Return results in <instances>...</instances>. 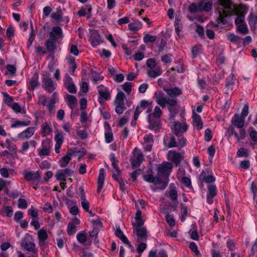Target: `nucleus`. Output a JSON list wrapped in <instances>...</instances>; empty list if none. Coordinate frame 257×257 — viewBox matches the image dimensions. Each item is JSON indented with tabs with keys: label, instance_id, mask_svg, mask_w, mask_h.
Here are the masks:
<instances>
[{
	"label": "nucleus",
	"instance_id": "9",
	"mask_svg": "<svg viewBox=\"0 0 257 257\" xmlns=\"http://www.w3.org/2000/svg\"><path fill=\"white\" fill-rule=\"evenodd\" d=\"M149 128L154 130L156 133L159 132L161 127V121L159 118L152 117V114H149L148 116Z\"/></svg>",
	"mask_w": 257,
	"mask_h": 257
},
{
	"label": "nucleus",
	"instance_id": "7",
	"mask_svg": "<svg viewBox=\"0 0 257 257\" xmlns=\"http://www.w3.org/2000/svg\"><path fill=\"white\" fill-rule=\"evenodd\" d=\"M172 165L169 162L162 163L157 168L158 176L168 177L172 170Z\"/></svg>",
	"mask_w": 257,
	"mask_h": 257
},
{
	"label": "nucleus",
	"instance_id": "34",
	"mask_svg": "<svg viewBox=\"0 0 257 257\" xmlns=\"http://www.w3.org/2000/svg\"><path fill=\"white\" fill-rule=\"evenodd\" d=\"M199 3H192L189 7L188 11L192 14L196 13L198 12H201Z\"/></svg>",
	"mask_w": 257,
	"mask_h": 257
},
{
	"label": "nucleus",
	"instance_id": "57",
	"mask_svg": "<svg viewBox=\"0 0 257 257\" xmlns=\"http://www.w3.org/2000/svg\"><path fill=\"white\" fill-rule=\"evenodd\" d=\"M63 81L65 87L73 83L72 78L68 74L65 75Z\"/></svg>",
	"mask_w": 257,
	"mask_h": 257
},
{
	"label": "nucleus",
	"instance_id": "55",
	"mask_svg": "<svg viewBox=\"0 0 257 257\" xmlns=\"http://www.w3.org/2000/svg\"><path fill=\"white\" fill-rule=\"evenodd\" d=\"M167 146L169 148L177 147V140L175 136H172L170 138Z\"/></svg>",
	"mask_w": 257,
	"mask_h": 257
},
{
	"label": "nucleus",
	"instance_id": "37",
	"mask_svg": "<svg viewBox=\"0 0 257 257\" xmlns=\"http://www.w3.org/2000/svg\"><path fill=\"white\" fill-rule=\"evenodd\" d=\"M67 103L69 106L71 108L73 109L76 104H77V99L76 98L72 95L68 94L67 96Z\"/></svg>",
	"mask_w": 257,
	"mask_h": 257
},
{
	"label": "nucleus",
	"instance_id": "22",
	"mask_svg": "<svg viewBox=\"0 0 257 257\" xmlns=\"http://www.w3.org/2000/svg\"><path fill=\"white\" fill-rule=\"evenodd\" d=\"M137 107H140V114L141 112L143 111V109H146V113H148L149 115L150 114H151V112H152V106H151V104L149 103V102L146 100H142L140 104L138 105Z\"/></svg>",
	"mask_w": 257,
	"mask_h": 257
},
{
	"label": "nucleus",
	"instance_id": "20",
	"mask_svg": "<svg viewBox=\"0 0 257 257\" xmlns=\"http://www.w3.org/2000/svg\"><path fill=\"white\" fill-rule=\"evenodd\" d=\"M201 11L208 12L210 11L212 8V2L208 0H201L199 2Z\"/></svg>",
	"mask_w": 257,
	"mask_h": 257
},
{
	"label": "nucleus",
	"instance_id": "61",
	"mask_svg": "<svg viewBox=\"0 0 257 257\" xmlns=\"http://www.w3.org/2000/svg\"><path fill=\"white\" fill-rule=\"evenodd\" d=\"M28 206L27 201L22 198H20L18 200V207L21 209H26Z\"/></svg>",
	"mask_w": 257,
	"mask_h": 257
},
{
	"label": "nucleus",
	"instance_id": "30",
	"mask_svg": "<svg viewBox=\"0 0 257 257\" xmlns=\"http://www.w3.org/2000/svg\"><path fill=\"white\" fill-rule=\"evenodd\" d=\"M57 12L53 13L51 15V18L57 22H61L62 21V15L61 8H57Z\"/></svg>",
	"mask_w": 257,
	"mask_h": 257
},
{
	"label": "nucleus",
	"instance_id": "4",
	"mask_svg": "<svg viewBox=\"0 0 257 257\" xmlns=\"http://www.w3.org/2000/svg\"><path fill=\"white\" fill-rule=\"evenodd\" d=\"M42 82L43 88L50 93L53 92L56 88L55 85L51 78L49 73L45 72V74H43Z\"/></svg>",
	"mask_w": 257,
	"mask_h": 257
},
{
	"label": "nucleus",
	"instance_id": "47",
	"mask_svg": "<svg viewBox=\"0 0 257 257\" xmlns=\"http://www.w3.org/2000/svg\"><path fill=\"white\" fill-rule=\"evenodd\" d=\"M166 195L173 201H176L178 198V192L175 189H171L168 192V195L166 194Z\"/></svg>",
	"mask_w": 257,
	"mask_h": 257
},
{
	"label": "nucleus",
	"instance_id": "40",
	"mask_svg": "<svg viewBox=\"0 0 257 257\" xmlns=\"http://www.w3.org/2000/svg\"><path fill=\"white\" fill-rule=\"evenodd\" d=\"M228 39L232 43L239 45L241 43L242 39L234 35V34H229L227 36Z\"/></svg>",
	"mask_w": 257,
	"mask_h": 257
},
{
	"label": "nucleus",
	"instance_id": "63",
	"mask_svg": "<svg viewBox=\"0 0 257 257\" xmlns=\"http://www.w3.org/2000/svg\"><path fill=\"white\" fill-rule=\"evenodd\" d=\"M166 220L167 223L170 226H173L175 225V221L174 217L170 214H167L166 216Z\"/></svg>",
	"mask_w": 257,
	"mask_h": 257
},
{
	"label": "nucleus",
	"instance_id": "39",
	"mask_svg": "<svg viewBox=\"0 0 257 257\" xmlns=\"http://www.w3.org/2000/svg\"><path fill=\"white\" fill-rule=\"evenodd\" d=\"M219 4L224 9L231 10L232 3L231 0H218Z\"/></svg>",
	"mask_w": 257,
	"mask_h": 257
},
{
	"label": "nucleus",
	"instance_id": "45",
	"mask_svg": "<svg viewBox=\"0 0 257 257\" xmlns=\"http://www.w3.org/2000/svg\"><path fill=\"white\" fill-rule=\"evenodd\" d=\"M4 101L9 106H11L12 102L14 101V97L9 95L6 92H3Z\"/></svg>",
	"mask_w": 257,
	"mask_h": 257
},
{
	"label": "nucleus",
	"instance_id": "14",
	"mask_svg": "<svg viewBox=\"0 0 257 257\" xmlns=\"http://www.w3.org/2000/svg\"><path fill=\"white\" fill-rule=\"evenodd\" d=\"M136 231L137 233L136 240L138 242H141L147 240V232L145 227H137Z\"/></svg>",
	"mask_w": 257,
	"mask_h": 257
},
{
	"label": "nucleus",
	"instance_id": "3",
	"mask_svg": "<svg viewBox=\"0 0 257 257\" xmlns=\"http://www.w3.org/2000/svg\"><path fill=\"white\" fill-rule=\"evenodd\" d=\"M98 91V101L100 105H104L105 101L109 100L111 98L109 89L103 85H99L97 86Z\"/></svg>",
	"mask_w": 257,
	"mask_h": 257
},
{
	"label": "nucleus",
	"instance_id": "59",
	"mask_svg": "<svg viewBox=\"0 0 257 257\" xmlns=\"http://www.w3.org/2000/svg\"><path fill=\"white\" fill-rule=\"evenodd\" d=\"M140 107H136V110L134 113V119L132 120L131 122V124L132 125H135L136 124V121L138 119L139 116L140 115Z\"/></svg>",
	"mask_w": 257,
	"mask_h": 257
},
{
	"label": "nucleus",
	"instance_id": "28",
	"mask_svg": "<svg viewBox=\"0 0 257 257\" xmlns=\"http://www.w3.org/2000/svg\"><path fill=\"white\" fill-rule=\"evenodd\" d=\"M162 71L160 67H157L153 69H149L147 70L148 75L153 78H155L161 75Z\"/></svg>",
	"mask_w": 257,
	"mask_h": 257
},
{
	"label": "nucleus",
	"instance_id": "31",
	"mask_svg": "<svg viewBox=\"0 0 257 257\" xmlns=\"http://www.w3.org/2000/svg\"><path fill=\"white\" fill-rule=\"evenodd\" d=\"M77 239L78 241V242L81 244H82L84 245H87L90 246L91 245V241L87 242V243L85 244L87 238L86 235L83 233V232H79L77 233L76 235Z\"/></svg>",
	"mask_w": 257,
	"mask_h": 257
},
{
	"label": "nucleus",
	"instance_id": "41",
	"mask_svg": "<svg viewBox=\"0 0 257 257\" xmlns=\"http://www.w3.org/2000/svg\"><path fill=\"white\" fill-rule=\"evenodd\" d=\"M31 123V121L30 120L23 121L18 120H16V122L12 124L11 125L12 127H17L20 126H28Z\"/></svg>",
	"mask_w": 257,
	"mask_h": 257
},
{
	"label": "nucleus",
	"instance_id": "2",
	"mask_svg": "<svg viewBox=\"0 0 257 257\" xmlns=\"http://www.w3.org/2000/svg\"><path fill=\"white\" fill-rule=\"evenodd\" d=\"M164 91L170 97L167 98L162 95L156 96V101L157 104L162 107L166 104L171 106H176L177 103L176 98L182 94V91L178 87H172L164 88Z\"/></svg>",
	"mask_w": 257,
	"mask_h": 257
},
{
	"label": "nucleus",
	"instance_id": "12",
	"mask_svg": "<svg viewBox=\"0 0 257 257\" xmlns=\"http://www.w3.org/2000/svg\"><path fill=\"white\" fill-rule=\"evenodd\" d=\"M72 173L73 172L68 168L59 170L55 175V177L59 181H66V178L70 176Z\"/></svg>",
	"mask_w": 257,
	"mask_h": 257
},
{
	"label": "nucleus",
	"instance_id": "24",
	"mask_svg": "<svg viewBox=\"0 0 257 257\" xmlns=\"http://www.w3.org/2000/svg\"><path fill=\"white\" fill-rule=\"evenodd\" d=\"M24 178L27 181H35L39 179L40 178V176L38 173V172H25L24 173Z\"/></svg>",
	"mask_w": 257,
	"mask_h": 257
},
{
	"label": "nucleus",
	"instance_id": "21",
	"mask_svg": "<svg viewBox=\"0 0 257 257\" xmlns=\"http://www.w3.org/2000/svg\"><path fill=\"white\" fill-rule=\"evenodd\" d=\"M92 8L90 5H86L81 8L77 13L79 17H85L87 16V18H89L91 16Z\"/></svg>",
	"mask_w": 257,
	"mask_h": 257
},
{
	"label": "nucleus",
	"instance_id": "8",
	"mask_svg": "<svg viewBox=\"0 0 257 257\" xmlns=\"http://www.w3.org/2000/svg\"><path fill=\"white\" fill-rule=\"evenodd\" d=\"M49 38L55 42L62 40L63 38L62 29L59 26L52 28V31L49 33Z\"/></svg>",
	"mask_w": 257,
	"mask_h": 257
},
{
	"label": "nucleus",
	"instance_id": "18",
	"mask_svg": "<svg viewBox=\"0 0 257 257\" xmlns=\"http://www.w3.org/2000/svg\"><path fill=\"white\" fill-rule=\"evenodd\" d=\"M74 154H75L74 152H68L65 156L63 157L59 162L60 167L62 168L66 167L68 165Z\"/></svg>",
	"mask_w": 257,
	"mask_h": 257
},
{
	"label": "nucleus",
	"instance_id": "32",
	"mask_svg": "<svg viewBox=\"0 0 257 257\" xmlns=\"http://www.w3.org/2000/svg\"><path fill=\"white\" fill-rule=\"evenodd\" d=\"M228 13L224 10H222L221 11H219L218 12V17L217 20V23L218 24H224V20L225 18L228 16Z\"/></svg>",
	"mask_w": 257,
	"mask_h": 257
},
{
	"label": "nucleus",
	"instance_id": "48",
	"mask_svg": "<svg viewBox=\"0 0 257 257\" xmlns=\"http://www.w3.org/2000/svg\"><path fill=\"white\" fill-rule=\"evenodd\" d=\"M226 245L229 250L230 251H234L236 249V243L232 239H228L227 240Z\"/></svg>",
	"mask_w": 257,
	"mask_h": 257
},
{
	"label": "nucleus",
	"instance_id": "25",
	"mask_svg": "<svg viewBox=\"0 0 257 257\" xmlns=\"http://www.w3.org/2000/svg\"><path fill=\"white\" fill-rule=\"evenodd\" d=\"M142 24L138 20H135L128 25V29L134 33H136L142 28Z\"/></svg>",
	"mask_w": 257,
	"mask_h": 257
},
{
	"label": "nucleus",
	"instance_id": "17",
	"mask_svg": "<svg viewBox=\"0 0 257 257\" xmlns=\"http://www.w3.org/2000/svg\"><path fill=\"white\" fill-rule=\"evenodd\" d=\"M105 171L103 168L99 170V175L97 179V190L98 193H100L103 187L104 181L105 179Z\"/></svg>",
	"mask_w": 257,
	"mask_h": 257
},
{
	"label": "nucleus",
	"instance_id": "53",
	"mask_svg": "<svg viewBox=\"0 0 257 257\" xmlns=\"http://www.w3.org/2000/svg\"><path fill=\"white\" fill-rule=\"evenodd\" d=\"M56 144L62 145L64 142V137L61 133H57L54 137Z\"/></svg>",
	"mask_w": 257,
	"mask_h": 257
},
{
	"label": "nucleus",
	"instance_id": "62",
	"mask_svg": "<svg viewBox=\"0 0 257 257\" xmlns=\"http://www.w3.org/2000/svg\"><path fill=\"white\" fill-rule=\"evenodd\" d=\"M212 138V136L211 135V131L210 128H207L205 131L204 134V140L206 142H209Z\"/></svg>",
	"mask_w": 257,
	"mask_h": 257
},
{
	"label": "nucleus",
	"instance_id": "52",
	"mask_svg": "<svg viewBox=\"0 0 257 257\" xmlns=\"http://www.w3.org/2000/svg\"><path fill=\"white\" fill-rule=\"evenodd\" d=\"M122 89L127 93L130 94L132 91V83L126 82L121 86Z\"/></svg>",
	"mask_w": 257,
	"mask_h": 257
},
{
	"label": "nucleus",
	"instance_id": "64",
	"mask_svg": "<svg viewBox=\"0 0 257 257\" xmlns=\"http://www.w3.org/2000/svg\"><path fill=\"white\" fill-rule=\"evenodd\" d=\"M137 250L140 254H141L147 247V244L143 242H139Z\"/></svg>",
	"mask_w": 257,
	"mask_h": 257
},
{
	"label": "nucleus",
	"instance_id": "50",
	"mask_svg": "<svg viewBox=\"0 0 257 257\" xmlns=\"http://www.w3.org/2000/svg\"><path fill=\"white\" fill-rule=\"evenodd\" d=\"M56 101L54 100H50L48 103L46 104L48 111L51 114L54 113L55 112V107Z\"/></svg>",
	"mask_w": 257,
	"mask_h": 257
},
{
	"label": "nucleus",
	"instance_id": "5",
	"mask_svg": "<svg viewBox=\"0 0 257 257\" xmlns=\"http://www.w3.org/2000/svg\"><path fill=\"white\" fill-rule=\"evenodd\" d=\"M21 246L28 251H33L35 250V244L32 240V237L28 233L26 234L22 240Z\"/></svg>",
	"mask_w": 257,
	"mask_h": 257
},
{
	"label": "nucleus",
	"instance_id": "42",
	"mask_svg": "<svg viewBox=\"0 0 257 257\" xmlns=\"http://www.w3.org/2000/svg\"><path fill=\"white\" fill-rule=\"evenodd\" d=\"M31 32L30 33V34L29 35V38L28 39V43H27L28 49H30L33 41H34V40L35 39V33H34V31L33 30V25L32 24H31Z\"/></svg>",
	"mask_w": 257,
	"mask_h": 257
},
{
	"label": "nucleus",
	"instance_id": "1",
	"mask_svg": "<svg viewBox=\"0 0 257 257\" xmlns=\"http://www.w3.org/2000/svg\"><path fill=\"white\" fill-rule=\"evenodd\" d=\"M245 119L239 114L235 113L231 120L233 126L230 125L228 128V132L239 142L245 139L246 136L245 131L243 128L245 122Z\"/></svg>",
	"mask_w": 257,
	"mask_h": 257
},
{
	"label": "nucleus",
	"instance_id": "35",
	"mask_svg": "<svg viewBox=\"0 0 257 257\" xmlns=\"http://www.w3.org/2000/svg\"><path fill=\"white\" fill-rule=\"evenodd\" d=\"M175 137H176L177 148H182L186 145V139L182 134H179Z\"/></svg>",
	"mask_w": 257,
	"mask_h": 257
},
{
	"label": "nucleus",
	"instance_id": "54",
	"mask_svg": "<svg viewBox=\"0 0 257 257\" xmlns=\"http://www.w3.org/2000/svg\"><path fill=\"white\" fill-rule=\"evenodd\" d=\"M76 231V226L74 223H69L67 226V233L69 235H72Z\"/></svg>",
	"mask_w": 257,
	"mask_h": 257
},
{
	"label": "nucleus",
	"instance_id": "51",
	"mask_svg": "<svg viewBox=\"0 0 257 257\" xmlns=\"http://www.w3.org/2000/svg\"><path fill=\"white\" fill-rule=\"evenodd\" d=\"M237 155L239 157H247L249 155L248 151L243 148H240L237 152Z\"/></svg>",
	"mask_w": 257,
	"mask_h": 257
},
{
	"label": "nucleus",
	"instance_id": "60",
	"mask_svg": "<svg viewBox=\"0 0 257 257\" xmlns=\"http://www.w3.org/2000/svg\"><path fill=\"white\" fill-rule=\"evenodd\" d=\"M226 86L227 87H229L234 84V76L233 75H230L226 79Z\"/></svg>",
	"mask_w": 257,
	"mask_h": 257
},
{
	"label": "nucleus",
	"instance_id": "46",
	"mask_svg": "<svg viewBox=\"0 0 257 257\" xmlns=\"http://www.w3.org/2000/svg\"><path fill=\"white\" fill-rule=\"evenodd\" d=\"M118 175H116L115 174H113L112 177L114 179V180L117 181L118 182L119 185V188H120V190L122 191H124L125 190L124 181H123V180L122 178H118Z\"/></svg>",
	"mask_w": 257,
	"mask_h": 257
},
{
	"label": "nucleus",
	"instance_id": "36",
	"mask_svg": "<svg viewBox=\"0 0 257 257\" xmlns=\"http://www.w3.org/2000/svg\"><path fill=\"white\" fill-rule=\"evenodd\" d=\"M193 119L195 125L198 127V129H202L203 127V122L201 120L200 116L196 113H194L193 115Z\"/></svg>",
	"mask_w": 257,
	"mask_h": 257
},
{
	"label": "nucleus",
	"instance_id": "43",
	"mask_svg": "<svg viewBox=\"0 0 257 257\" xmlns=\"http://www.w3.org/2000/svg\"><path fill=\"white\" fill-rule=\"evenodd\" d=\"M188 207L185 204H181V217L180 220L182 222H184L188 215Z\"/></svg>",
	"mask_w": 257,
	"mask_h": 257
},
{
	"label": "nucleus",
	"instance_id": "10",
	"mask_svg": "<svg viewBox=\"0 0 257 257\" xmlns=\"http://www.w3.org/2000/svg\"><path fill=\"white\" fill-rule=\"evenodd\" d=\"M188 130V125L186 123L182 124L179 121H175L173 123L172 132L175 136L179 134H182Z\"/></svg>",
	"mask_w": 257,
	"mask_h": 257
},
{
	"label": "nucleus",
	"instance_id": "27",
	"mask_svg": "<svg viewBox=\"0 0 257 257\" xmlns=\"http://www.w3.org/2000/svg\"><path fill=\"white\" fill-rule=\"evenodd\" d=\"M56 43V42L49 38L46 40L45 45L48 52L54 53L57 49Z\"/></svg>",
	"mask_w": 257,
	"mask_h": 257
},
{
	"label": "nucleus",
	"instance_id": "44",
	"mask_svg": "<svg viewBox=\"0 0 257 257\" xmlns=\"http://www.w3.org/2000/svg\"><path fill=\"white\" fill-rule=\"evenodd\" d=\"M249 137L251 140L254 143H257V132L252 127H249L248 128Z\"/></svg>",
	"mask_w": 257,
	"mask_h": 257
},
{
	"label": "nucleus",
	"instance_id": "16",
	"mask_svg": "<svg viewBox=\"0 0 257 257\" xmlns=\"http://www.w3.org/2000/svg\"><path fill=\"white\" fill-rule=\"evenodd\" d=\"M39 239V245L40 247H43L46 244V240L48 239V234L46 230L43 229H40L38 232Z\"/></svg>",
	"mask_w": 257,
	"mask_h": 257
},
{
	"label": "nucleus",
	"instance_id": "11",
	"mask_svg": "<svg viewBox=\"0 0 257 257\" xmlns=\"http://www.w3.org/2000/svg\"><path fill=\"white\" fill-rule=\"evenodd\" d=\"M217 192V187L214 185H210L208 186L206 200L209 204L213 202V198L216 195Z\"/></svg>",
	"mask_w": 257,
	"mask_h": 257
},
{
	"label": "nucleus",
	"instance_id": "29",
	"mask_svg": "<svg viewBox=\"0 0 257 257\" xmlns=\"http://www.w3.org/2000/svg\"><path fill=\"white\" fill-rule=\"evenodd\" d=\"M110 160L111 162V165L113 168L115 170V173L116 175H119L120 171L118 166V161L115 159V155L113 153H111L110 155Z\"/></svg>",
	"mask_w": 257,
	"mask_h": 257
},
{
	"label": "nucleus",
	"instance_id": "6",
	"mask_svg": "<svg viewBox=\"0 0 257 257\" xmlns=\"http://www.w3.org/2000/svg\"><path fill=\"white\" fill-rule=\"evenodd\" d=\"M52 147L51 142L49 139H45L42 142L41 148L39 149L38 155L41 157L50 156Z\"/></svg>",
	"mask_w": 257,
	"mask_h": 257
},
{
	"label": "nucleus",
	"instance_id": "15",
	"mask_svg": "<svg viewBox=\"0 0 257 257\" xmlns=\"http://www.w3.org/2000/svg\"><path fill=\"white\" fill-rule=\"evenodd\" d=\"M35 128L34 127H29L26 130L20 133L18 135V138L24 140L31 138L35 133Z\"/></svg>",
	"mask_w": 257,
	"mask_h": 257
},
{
	"label": "nucleus",
	"instance_id": "49",
	"mask_svg": "<svg viewBox=\"0 0 257 257\" xmlns=\"http://www.w3.org/2000/svg\"><path fill=\"white\" fill-rule=\"evenodd\" d=\"M157 37L155 36L146 34L143 38V40L145 43L148 44L150 42H154L156 41Z\"/></svg>",
	"mask_w": 257,
	"mask_h": 257
},
{
	"label": "nucleus",
	"instance_id": "19",
	"mask_svg": "<svg viewBox=\"0 0 257 257\" xmlns=\"http://www.w3.org/2000/svg\"><path fill=\"white\" fill-rule=\"evenodd\" d=\"M90 41L92 46L94 47L100 45L102 42L101 36L97 31H94L92 33Z\"/></svg>",
	"mask_w": 257,
	"mask_h": 257
},
{
	"label": "nucleus",
	"instance_id": "56",
	"mask_svg": "<svg viewBox=\"0 0 257 257\" xmlns=\"http://www.w3.org/2000/svg\"><path fill=\"white\" fill-rule=\"evenodd\" d=\"M152 114L153 117L159 118L162 114L161 108L158 106H156L154 108V112Z\"/></svg>",
	"mask_w": 257,
	"mask_h": 257
},
{
	"label": "nucleus",
	"instance_id": "23",
	"mask_svg": "<svg viewBox=\"0 0 257 257\" xmlns=\"http://www.w3.org/2000/svg\"><path fill=\"white\" fill-rule=\"evenodd\" d=\"M39 85V76L37 73L34 74L28 84V89L29 90H34Z\"/></svg>",
	"mask_w": 257,
	"mask_h": 257
},
{
	"label": "nucleus",
	"instance_id": "33",
	"mask_svg": "<svg viewBox=\"0 0 257 257\" xmlns=\"http://www.w3.org/2000/svg\"><path fill=\"white\" fill-rule=\"evenodd\" d=\"M126 99V97L124 93L122 91H119L116 95L114 104H124V101Z\"/></svg>",
	"mask_w": 257,
	"mask_h": 257
},
{
	"label": "nucleus",
	"instance_id": "13",
	"mask_svg": "<svg viewBox=\"0 0 257 257\" xmlns=\"http://www.w3.org/2000/svg\"><path fill=\"white\" fill-rule=\"evenodd\" d=\"M167 156L168 160L175 163L176 165L180 164L182 159L181 154L175 151H169Z\"/></svg>",
	"mask_w": 257,
	"mask_h": 257
},
{
	"label": "nucleus",
	"instance_id": "26",
	"mask_svg": "<svg viewBox=\"0 0 257 257\" xmlns=\"http://www.w3.org/2000/svg\"><path fill=\"white\" fill-rule=\"evenodd\" d=\"M144 160L143 154L140 153L135 158L131 160V163L133 167L137 168L140 166Z\"/></svg>",
	"mask_w": 257,
	"mask_h": 257
},
{
	"label": "nucleus",
	"instance_id": "58",
	"mask_svg": "<svg viewBox=\"0 0 257 257\" xmlns=\"http://www.w3.org/2000/svg\"><path fill=\"white\" fill-rule=\"evenodd\" d=\"M238 31L243 34H246L248 33V30L247 25L245 24H241L237 26Z\"/></svg>",
	"mask_w": 257,
	"mask_h": 257
},
{
	"label": "nucleus",
	"instance_id": "38",
	"mask_svg": "<svg viewBox=\"0 0 257 257\" xmlns=\"http://www.w3.org/2000/svg\"><path fill=\"white\" fill-rule=\"evenodd\" d=\"M105 141L106 143H110L113 141V136L110 127L106 129L104 133Z\"/></svg>",
	"mask_w": 257,
	"mask_h": 257
}]
</instances>
